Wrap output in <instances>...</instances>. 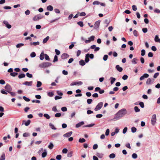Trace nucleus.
Instances as JSON below:
<instances>
[{
  "label": "nucleus",
  "mask_w": 160,
  "mask_h": 160,
  "mask_svg": "<svg viewBox=\"0 0 160 160\" xmlns=\"http://www.w3.org/2000/svg\"><path fill=\"white\" fill-rule=\"evenodd\" d=\"M127 113V111L126 109L125 108L122 109L119 111L115 115V116L112 120V121H115L119 119L124 115Z\"/></svg>",
  "instance_id": "1"
},
{
  "label": "nucleus",
  "mask_w": 160,
  "mask_h": 160,
  "mask_svg": "<svg viewBox=\"0 0 160 160\" xmlns=\"http://www.w3.org/2000/svg\"><path fill=\"white\" fill-rule=\"evenodd\" d=\"M52 63L49 62H43L39 64V66L41 68H46L51 66Z\"/></svg>",
  "instance_id": "2"
},
{
  "label": "nucleus",
  "mask_w": 160,
  "mask_h": 160,
  "mask_svg": "<svg viewBox=\"0 0 160 160\" xmlns=\"http://www.w3.org/2000/svg\"><path fill=\"white\" fill-rule=\"evenodd\" d=\"M156 120L157 119L156 115L155 114H154L152 116L151 120V124L153 126H154L155 125L156 123Z\"/></svg>",
  "instance_id": "3"
},
{
  "label": "nucleus",
  "mask_w": 160,
  "mask_h": 160,
  "mask_svg": "<svg viewBox=\"0 0 160 160\" xmlns=\"http://www.w3.org/2000/svg\"><path fill=\"white\" fill-rule=\"evenodd\" d=\"M44 16L41 14H38L34 16L33 18V20L34 21H38L39 19L43 18Z\"/></svg>",
  "instance_id": "4"
},
{
  "label": "nucleus",
  "mask_w": 160,
  "mask_h": 160,
  "mask_svg": "<svg viewBox=\"0 0 160 160\" xmlns=\"http://www.w3.org/2000/svg\"><path fill=\"white\" fill-rule=\"evenodd\" d=\"M103 104V103L102 102H101L99 103L95 108V111H97L99 110L102 107Z\"/></svg>",
  "instance_id": "5"
},
{
  "label": "nucleus",
  "mask_w": 160,
  "mask_h": 160,
  "mask_svg": "<svg viewBox=\"0 0 160 160\" xmlns=\"http://www.w3.org/2000/svg\"><path fill=\"white\" fill-rule=\"evenodd\" d=\"M83 83L81 81H79L78 82H74L71 83L70 84V86H72L74 85H81Z\"/></svg>",
  "instance_id": "6"
},
{
  "label": "nucleus",
  "mask_w": 160,
  "mask_h": 160,
  "mask_svg": "<svg viewBox=\"0 0 160 160\" xmlns=\"http://www.w3.org/2000/svg\"><path fill=\"white\" fill-rule=\"evenodd\" d=\"M5 88L6 90V91L8 92H9L10 91H11L12 90L11 86L9 84H7L6 85L5 87Z\"/></svg>",
  "instance_id": "7"
},
{
  "label": "nucleus",
  "mask_w": 160,
  "mask_h": 160,
  "mask_svg": "<svg viewBox=\"0 0 160 160\" xmlns=\"http://www.w3.org/2000/svg\"><path fill=\"white\" fill-rule=\"evenodd\" d=\"M149 77V75L147 73H144L142 76L140 78V80L141 81L143 80L145 78H147Z\"/></svg>",
  "instance_id": "8"
},
{
  "label": "nucleus",
  "mask_w": 160,
  "mask_h": 160,
  "mask_svg": "<svg viewBox=\"0 0 160 160\" xmlns=\"http://www.w3.org/2000/svg\"><path fill=\"white\" fill-rule=\"evenodd\" d=\"M30 122L31 121L30 120H28L27 121L23 120V121L22 125L23 124H24L26 126H28L30 124Z\"/></svg>",
  "instance_id": "9"
},
{
  "label": "nucleus",
  "mask_w": 160,
  "mask_h": 160,
  "mask_svg": "<svg viewBox=\"0 0 160 160\" xmlns=\"http://www.w3.org/2000/svg\"><path fill=\"white\" fill-rule=\"evenodd\" d=\"M154 81V80H152L150 78H148L147 79L146 83L147 85H149L152 83Z\"/></svg>",
  "instance_id": "10"
},
{
  "label": "nucleus",
  "mask_w": 160,
  "mask_h": 160,
  "mask_svg": "<svg viewBox=\"0 0 160 160\" xmlns=\"http://www.w3.org/2000/svg\"><path fill=\"white\" fill-rule=\"evenodd\" d=\"M32 81L28 82L26 81L25 82L23 83V84L28 86H31L32 85Z\"/></svg>",
  "instance_id": "11"
},
{
  "label": "nucleus",
  "mask_w": 160,
  "mask_h": 160,
  "mask_svg": "<svg viewBox=\"0 0 160 160\" xmlns=\"http://www.w3.org/2000/svg\"><path fill=\"white\" fill-rule=\"evenodd\" d=\"M69 55L67 53H63L61 56V58L62 59H65L68 58Z\"/></svg>",
  "instance_id": "12"
},
{
  "label": "nucleus",
  "mask_w": 160,
  "mask_h": 160,
  "mask_svg": "<svg viewBox=\"0 0 160 160\" xmlns=\"http://www.w3.org/2000/svg\"><path fill=\"white\" fill-rule=\"evenodd\" d=\"M72 132L70 131L69 132L66 134H65L63 135V136L65 137H70L72 134Z\"/></svg>",
  "instance_id": "13"
},
{
  "label": "nucleus",
  "mask_w": 160,
  "mask_h": 160,
  "mask_svg": "<svg viewBox=\"0 0 160 160\" xmlns=\"http://www.w3.org/2000/svg\"><path fill=\"white\" fill-rule=\"evenodd\" d=\"M100 21H97L95 23V24H94L95 27H94V28L95 29H97V28H98V27L99 26V25H100Z\"/></svg>",
  "instance_id": "14"
},
{
  "label": "nucleus",
  "mask_w": 160,
  "mask_h": 160,
  "mask_svg": "<svg viewBox=\"0 0 160 160\" xmlns=\"http://www.w3.org/2000/svg\"><path fill=\"white\" fill-rule=\"evenodd\" d=\"M84 124V122L83 121H82L77 123L76 125V128H78L81 127L82 125Z\"/></svg>",
  "instance_id": "15"
},
{
  "label": "nucleus",
  "mask_w": 160,
  "mask_h": 160,
  "mask_svg": "<svg viewBox=\"0 0 160 160\" xmlns=\"http://www.w3.org/2000/svg\"><path fill=\"white\" fill-rule=\"evenodd\" d=\"M116 68L119 72H121L122 71V68L120 67L119 65H117L116 66Z\"/></svg>",
  "instance_id": "16"
},
{
  "label": "nucleus",
  "mask_w": 160,
  "mask_h": 160,
  "mask_svg": "<svg viewBox=\"0 0 160 160\" xmlns=\"http://www.w3.org/2000/svg\"><path fill=\"white\" fill-rule=\"evenodd\" d=\"M109 80H110V83L111 84H113L114 82L116 80V78L112 77H111L109 78Z\"/></svg>",
  "instance_id": "17"
},
{
  "label": "nucleus",
  "mask_w": 160,
  "mask_h": 160,
  "mask_svg": "<svg viewBox=\"0 0 160 160\" xmlns=\"http://www.w3.org/2000/svg\"><path fill=\"white\" fill-rule=\"evenodd\" d=\"M138 61V59L137 58H134L132 59V62L133 64H136L137 63V61Z\"/></svg>",
  "instance_id": "18"
},
{
  "label": "nucleus",
  "mask_w": 160,
  "mask_h": 160,
  "mask_svg": "<svg viewBox=\"0 0 160 160\" xmlns=\"http://www.w3.org/2000/svg\"><path fill=\"white\" fill-rule=\"evenodd\" d=\"M85 62L83 60H81L79 61V64L80 65L83 66L85 64Z\"/></svg>",
  "instance_id": "19"
},
{
  "label": "nucleus",
  "mask_w": 160,
  "mask_h": 160,
  "mask_svg": "<svg viewBox=\"0 0 160 160\" xmlns=\"http://www.w3.org/2000/svg\"><path fill=\"white\" fill-rule=\"evenodd\" d=\"M154 40L156 42L160 43V39L159 38L158 35H157L155 36Z\"/></svg>",
  "instance_id": "20"
},
{
  "label": "nucleus",
  "mask_w": 160,
  "mask_h": 160,
  "mask_svg": "<svg viewBox=\"0 0 160 160\" xmlns=\"http://www.w3.org/2000/svg\"><path fill=\"white\" fill-rule=\"evenodd\" d=\"M44 53L43 52L41 53L40 55V59L41 60H42L44 58Z\"/></svg>",
  "instance_id": "21"
},
{
  "label": "nucleus",
  "mask_w": 160,
  "mask_h": 160,
  "mask_svg": "<svg viewBox=\"0 0 160 160\" xmlns=\"http://www.w3.org/2000/svg\"><path fill=\"white\" fill-rule=\"evenodd\" d=\"M47 10L49 11H52L53 9V7L51 5H49L47 8Z\"/></svg>",
  "instance_id": "22"
},
{
  "label": "nucleus",
  "mask_w": 160,
  "mask_h": 160,
  "mask_svg": "<svg viewBox=\"0 0 160 160\" xmlns=\"http://www.w3.org/2000/svg\"><path fill=\"white\" fill-rule=\"evenodd\" d=\"M47 152L46 151V150L45 149L44 150V152H43L42 153V156L43 158H45L47 156Z\"/></svg>",
  "instance_id": "23"
},
{
  "label": "nucleus",
  "mask_w": 160,
  "mask_h": 160,
  "mask_svg": "<svg viewBox=\"0 0 160 160\" xmlns=\"http://www.w3.org/2000/svg\"><path fill=\"white\" fill-rule=\"evenodd\" d=\"M49 37L48 36H47L45 38L43 39L42 41V43H46L47 41L49 40Z\"/></svg>",
  "instance_id": "24"
},
{
  "label": "nucleus",
  "mask_w": 160,
  "mask_h": 160,
  "mask_svg": "<svg viewBox=\"0 0 160 160\" xmlns=\"http://www.w3.org/2000/svg\"><path fill=\"white\" fill-rule=\"evenodd\" d=\"M54 145L52 143L50 142L49 144L48 145V147L50 149H52L53 148Z\"/></svg>",
  "instance_id": "25"
},
{
  "label": "nucleus",
  "mask_w": 160,
  "mask_h": 160,
  "mask_svg": "<svg viewBox=\"0 0 160 160\" xmlns=\"http://www.w3.org/2000/svg\"><path fill=\"white\" fill-rule=\"evenodd\" d=\"M60 135L59 133H57L52 135V137L53 138H55L58 137Z\"/></svg>",
  "instance_id": "26"
},
{
  "label": "nucleus",
  "mask_w": 160,
  "mask_h": 160,
  "mask_svg": "<svg viewBox=\"0 0 160 160\" xmlns=\"http://www.w3.org/2000/svg\"><path fill=\"white\" fill-rule=\"evenodd\" d=\"M95 125V124L94 123H92L90 124L86 125L83 126L84 127H93Z\"/></svg>",
  "instance_id": "27"
},
{
  "label": "nucleus",
  "mask_w": 160,
  "mask_h": 160,
  "mask_svg": "<svg viewBox=\"0 0 160 160\" xmlns=\"http://www.w3.org/2000/svg\"><path fill=\"white\" fill-rule=\"evenodd\" d=\"M85 62L87 63L89 61V57H88V55L86 54L85 56Z\"/></svg>",
  "instance_id": "28"
},
{
  "label": "nucleus",
  "mask_w": 160,
  "mask_h": 160,
  "mask_svg": "<svg viewBox=\"0 0 160 160\" xmlns=\"http://www.w3.org/2000/svg\"><path fill=\"white\" fill-rule=\"evenodd\" d=\"M5 155L4 153H2L1 158H0V160H5Z\"/></svg>",
  "instance_id": "29"
},
{
  "label": "nucleus",
  "mask_w": 160,
  "mask_h": 160,
  "mask_svg": "<svg viewBox=\"0 0 160 160\" xmlns=\"http://www.w3.org/2000/svg\"><path fill=\"white\" fill-rule=\"evenodd\" d=\"M49 125L52 129L53 130H56L57 129V128L55 127L54 125L51 123H50Z\"/></svg>",
  "instance_id": "30"
},
{
  "label": "nucleus",
  "mask_w": 160,
  "mask_h": 160,
  "mask_svg": "<svg viewBox=\"0 0 160 160\" xmlns=\"http://www.w3.org/2000/svg\"><path fill=\"white\" fill-rule=\"evenodd\" d=\"M25 77V75L24 74L21 73L18 76V78L20 79L24 78Z\"/></svg>",
  "instance_id": "31"
},
{
  "label": "nucleus",
  "mask_w": 160,
  "mask_h": 160,
  "mask_svg": "<svg viewBox=\"0 0 160 160\" xmlns=\"http://www.w3.org/2000/svg\"><path fill=\"white\" fill-rule=\"evenodd\" d=\"M24 44L22 43H19L17 44L16 47L18 48H20V47L23 46Z\"/></svg>",
  "instance_id": "32"
},
{
  "label": "nucleus",
  "mask_w": 160,
  "mask_h": 160,
  "mask_svg": "<svg viewBox=\"0 0 160 160\" xmlns=\"http://www.w3.org/2000/svg\"><path fill=\"white\" fill-rule=\"evenodd\" d=\"M39 42H31L30 44L31 45H33L34 46H36L38 45H39Z\"/></svg>",
  "instance_id": "33"
},
{
  "label": "nucleus",
  "mask_w": 160,
  "mask_h": 160,
  "mask_svg": "<svg viewBox=\"0 0 160 160\" xmlns=\"http://www.w3.org/2000/svg\"><path fill=\"white\" fill-rule=\"evenodd\" d=\"M136 131L137 128L135 127H133L131 128V131L132 133L135 132Z\"/></svg>",
  "instance_id": "34"
},
{
  "label": "nucleus",
  "mask_w": 160,
  "mask_h": 160,
  "mask_svg": "<svg viewBox=\"0 0 160 160\" xmlns=\"http://www.w3.org/2000/svg\"><path fill=\"white\" fill-rule=\"evenodd\" d=\"M134 110L135 111L137 112H140V110L137 106H135L134 108Z\"/></svg>",
  "instance_id": "35"
},
{
  "label": "nucleus",
  "mask_w": 160,
  "mask_h": 160,
  "mask_svg": "<svg viewBox=\"0 0 160 160\" xmlns=\"http://www.w3.org/2000/svg\"><path fill=\"white\" fill-rule=\"evenodd\" d=\"M115 155L114 153H112L109 155V157L110 158H114L115 157Z\"/></svg>",
  "instance_id": "36"
},
{
  "label": "nucleus",
  "mask_w": 160,
  "mask_h": 160,
  "mask_svg": "<svg viewBox=\"0 0 160 160\" xmlns=\"http://www.w3.org/2000/svg\"><path fill=\"white\" fill-rule=\"evenodd\" d=\"M132 158L133 159H136L138 157V156L137 154L135 153H134L132 154Z\"/></svg>",
  "instance_id": "37"
},
{
  "label": "nucleus",
  "mask_w": 160,
  "mask_h": 160,
  "mask_svg": "<svg viewBox=\"0 0 160 160\" xmlns=\"http://www.w3.org/2000/svg\"><path fill=\"white\" fill-rule=\"evenodd\" d=\"M42 82L40 81H38L37 84V88L40 87L42 85Z\"/></svg>",
  "instance_id": "38"
},
{
  "label": "nucleus",
  "mask_w": 160,
  "mask_h": 160,
  "mask_svg": "<svg viewBox=\"0 0 160 160\" xmlns=\"http://www.w3.org/2000/svg\"><path fill=\"white\" fill-rule=\"evenodd\" d=\"M77 24L81 27H82L83 26V23L82 21H79L78 22Z\"/></svg>",
  "instance_id": "39"
},
{
  "label": "nucleus",
  "mask_w": 160,
  "mask_h": 160,
  "mask_svg": "<svg viewBox=\"0 0 160 160\" xmlns=\"http://www.w3.org/2000/svg\"><path fill=\"white\" fill-rule=\"evenodd\" d=\"M43 116L45 117L47 119H49L50 118V116H49V115L47 113L44 114L43 115Z\"/></svg>",
  "instance_id": "40"
},
{
  "label": "nucleus",
  "mask_w": 160,
  "mask_h": 160,
  "mask_svg": "<svg viewBox=\"0 0 160 160\" xmlns=\"http://www.w3.org/2000/svg\"><path fill=\"white\" fill-rule=\"evenodd\" d=\"M73 153L72 151H71L70 152H68L67 154V157H71L72 156Z\"/></svg>",
  "instance_id": "41"
},
{
  "label": "nucleus",
  "mask_w": 160,
  "mask_h": 160,
  "mask_svg": "<svg viewBox=\"0 0 160 160\" xmlns=\"http://www.w3.org/2000/svg\"><path fill=\"white\" fill-rule=\"evenodd\" d=\"M86 141V140L85 139L83 138H80L79 140V142L81 143H82L85 142Z\"/></svg>",
  "instance_id": "42"
},
{
  "label": "nucleus",
  "mask_w": 160,
  "mask_h": 160,
  "mask_svg": "<svg viewBox=\"0 0 160 160\" xmlns=\"http://www.w3.org/2000/svg\"><path fill=\"white\" fill-rule=\"evenodd\" d=\"M18 73L17 72H13L11 73L10 75L13 77H15L18 75Z\"/></svg>",
  "instance_id": "43"
},
{
  "label": "nucleus",
  "mask_w": 160,
  "mask_h": 160,
  "mask_svg": "<svg viewBox=\"0 0 160 160\" xmlns=\"http://www.w3.org/2000/svg\"><path fill=\"white\" fill-rule=\"evenodd\" d=\"M95 37L94 36H92L88 38V39L91 41H93L94 40Z\"/></svg>",
  "instance_id": "44"
},
{
  "label": "nucleus",
  "mask_w": 160,
  "mask_h": 160,
  "mask_svg": "<svg viewBox=\"0 0 160 160\" xmlns=\"http://www.w3.org/2000/svg\"><path fill=\"white\" fill-rule=\"evenodd\" d=\"M44 56L45 57V58L46 60L48 61L50 60L49 57L47 54H44Z\"/></svg>",
  "instance_id": "45"
},
{
  "label": "nucleus",
  "mask_w": 160,
  "mask_h": 160,
  "mask_svg": "<svg viewBox=\"0 0 160 160\" xmlns=\"http://www.w3.org/2000/svg\"><path fill=\"white\" fill-rule=\"evenodd\" d=\"M23 98L24 100H25V101L27 102H29L30 101V99L29 98H27L25 96H23Z\"/></svg>",
  "instance_id": "46"
},
{
  "label": "nucleus",
  "mask_w": 160,
  "mask_h": 160,
  "mask_svg": "<svg viewBox=\"0 0 160 160\" xmlns=\"http://www.w3.org/2000/svg\"><path fill=\"white\" fill-rule=\"evenodd\" d=\"M58 61V57L57 55H55L54 57V58L53 60V62H54Z\"/></svg>",
  "instance_id": "47"
},
{
  "label": "nucleus",
  "mask_w": 160,
  "mask_h": 160,
  "mask_svg": "<svg viewBox=\"0 0 160 160\" xmlns=\"http://www.w3.org/2000/svg\"><path fill=\"white\" fill-rule=\"evenodd\" d=\"M62 158V156L61 155H58L57 156L56 158L58 160H60Z\"/></svg>",
  "instance_id": "48"
},
{
  "label": "nucleus",
  "mask_w": 160,
  "mask_h": 160,
  "mask_svg": "<svg viewBox=\"0 0 160 160\" xmlns=\"http://www.w3.org/2000/svg\"><path fill=\"white\" fill-rule=\"evenodd\" d=\"M133 34L134 36L137 37L138 36V32L136 30H134L133 31Z\"/></svg>",
  "instance_id": "49"
},
{
  "label": "nucleus",
  "mask_w": 160,
  "mask_h": 160,
  "mask_svg": "<svg viewBox=\"0 0 160 160\" xmlns=\"http://www.w3.org/2000/svg\"><path fill=\"white\" fill-rule=\"evenodd\" d=\"M36 56V53L34 52H32L30 54V56L32 58L35 57Z\"/></svg>",
  "instance_id": "50"
},
{
  "label": "nucleus",
  "mask_w": 160,
  "mask_h": 160,
  "mask_svg": "<svg viewBox=\"0 0 160 160\" xmlns=\"http://www.w3.org/2000/svg\"><path fill=\"white\" fill-rule=\"evenodd\" d=\"M68 150L67 149L64 148L62 150V152L63 153H66L68 152Z\"/></svg>",
  "instance_id": "51"
},
{
  "label": "nucleus",
  "mask_w": 160,
  "mask_h": 160,
  "mask_svg": "<svg viewBox=\"0 0 160 160\" xmlns=\"http://www.w3.org/2000/svg\"><path fill=\"white\" fill-rule=\"evenodd\" d=\"M27 76L29 78H32V74H30L29 72L26 73Z\"/></svg>",
  "instance_id": "52"
},
{
  "label": "nucleus",
  "mask_w": 160,
  "mask_h": 160,
  "mask_svg": "<svg viewBox=\"0 0 160 160\" xmlns=\"http://www.w3.org/2000/svg\"><path fill=\"white\" fill-rule=\"evenodd\" d=\"M87 54L88 55V57L90 58L91 59H93L94 58V55L93 54Z\"/></svg>",
  "instance_id": "53"
},
{
  "label": "nucleus",
  "mask_w": 160,
  "mask_h": 160,
  "mask_svg": "<svg viewBox=\"0 0 160 160\" xmlns=\"http://www.w3.org/2000/svg\"><path fill=\"white\" fill-rule=\"evenodd\" d=\"M132 10L134 11H136L137 10V8L136 5H133L132 6Z\"/></svg>",
  "instance_id": "54"
},
{
  "label": "nucleus",
  "mask_w": 160,
  "mask_h": 160,
  "mask_svg": "<svg viewBox=\"0 0 160 160\" xmlns=\"http://www.w3.org/2000/svg\"><path fill=\"white\" fill-rule=\"evenodd\" d=\"M92 100L91 99H88L87 100V102L88 104H90L92 102Z\"/></svg>",
  "instance_id": "55"
},
{
  "label": "nucleus",
  "mask_w": 160,
  "mask_h": 160,
  "mask_svg": "<svg viewBox=\"0 0 160 160\" xmlns=\"http://www.w3.org/2000/svg\"><path fill=\"white\" fill-rule=\"evenodd\" d=\"M128 78V76L126 75H124L122 77V79L124 80H126Z\"/></svg>",
  "instance_id": "56"
},
{
  "label": "nucleus",
  "mask_w": 160,
  "mask_h": 160,
  "mask_svg": "<svg viewBox=\"0 0 160 160\" xmlns=\"http://www.w3.org/2000/svg\"><path fill=\"white\" fill-rule=\"evenodd\" d=\"M109 129H107L105 132V135L107 136L109 135Z\"/></svg>",
  "instance_id": "57"
},
{
  "label": "nucleus",
  "mask_w": 160,
  "mask_h": 160,
  "mask_svg": "<svg viewBox=\"0 0 160 160\" xmlns=\"http://www.w3.org/2000/svg\"><path fill=\"white\" fill-rule=\"evenodd\" d=\"M139 104L142 108H144V106L143 102H139Z\"/></svg>",
  "instance_id": "58"
},
{
  "label": "nucleus",
  "mask_w": 160,
  "mask_h": 160,
  "mask_svg": "<svg viewBox=\"0 0 160 160\" xmlns=\"http://www.w3.org/2000/svg\"><path fill=\"white\" fill-rule=\"evenodd\" d=\"M61 110L63 112L66 111L67 110V108L66 107H63L61 108Z\"/></svg>",
  "instance_id": "59"
},
{
  "label": "nucleus",
  "mask_w": 160,
  "mask_h": 160,
  "mask_svg": "<svg viewBox=\"0 0 160 160\" xmlns=\"http://www.w3.org/2000/svg\"><path fill=\"white\" fill-rule=\"evenodd\" d=\"M145 51L144 49H142L141 50V55L142 56H143L145 55Z\"/></svg>",
  "instance_id": "60"
},
{
  "label": "nucleus",
  "mask_w": 160,
  "mask_h": 160,
  "mask_svg": "<svg viewBox=\"0 0 160 160\" xmlns=\"http://www.w3.org/2000/svg\"><path fill=\"white\" fill-rule=\"evenodd\" d=\"M153 54L152 52H149L148 54V56L149 57L151 58L153 57Z\"/></svg>",
  "instance_id": "61"
},
{
  "label": "nucleus",
  "mask_w": 160,
  "mask_h": 160,
  "mask_svg": "<svg viewBox=\"0 0 160 160\" xmlns=\"http://www.w3.org/2000/svg\"><path fill=\"white\" fill-rule=\"evenodd\" d=\"M97 156L99 158H101L102 157L103 154L102 153H98L97 154Z\"/></svg>",
  "instance_id": "62"
},
{
  "label": "nucleus",
  "mask_w": 160,
  "mask_h": 160,
  "mask_svg": "<svg viewBox=\"0 0 160 160\" xmlns=\"http://www.w3.org/2000/svg\"><path fill=\"white\" fill-rule=\"evenodd\" d=\"M108 55H105L103 57V60L105 61H106L108 59Z\"/></svg>",
  "instance_id": "63"
},
{
  "label": "nucleus",
  "mask_w": 160,
  "mask_h": 160,
  "mask_svg": "<svg viewBox=\"0 0 160 160\" xmlns=\"http://www.w3.org/2000/svg\"><path fill=\"white\" fill-rule=\"evenodd\" d=\"M61 115V114L60 113H57L55 115V116L56 117H59Z\"/></svg>",
  "instance_id": "64"
}]
</instances>
